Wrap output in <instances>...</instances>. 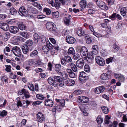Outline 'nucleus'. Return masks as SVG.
<instances>
[{"label": "nucleus", "instance_id": "nucleus-1", "mask_svg": "<svg viewBox=\"0 0 127 127\" xmlns=\"http://www.w3.org/2000/svg\"><path fill=\"white\" fill-rule=\"evenodd\" d=\"M54 86L57 87L58 85L59 86L62 87L64 85V81L61 79V77L60 76H55L54 77Z\"/></svg>", "mask_w": 127, "mask_h": 127}, {"label": "nucleus", "instance_id": "nucleus-2", "mask_svg": "<svg viewBox=\"0 0 127 127\" xmlns=\"http://www.w3.org/2000/svg\"><path fill=\"white\" fill-rule=\"evenodd\" d=\"M77 51L80 53L81 56L83 55L85 57L88 55V50L87 48L85 46L82 47H77L76 49Z\"/></svg>", "mask_w": 127, "mask_h": 127}, {"label": "nucleus", "instance_id": "nucleus-3", "mask_svg": "<svg viewBox=\"0 0 127 127\" xmlns=\"http://www.w3.org/2000/svg\"><path fill=\"white\" fill-rule=\"evenodd\" d=\"M46 29L49 31L53 32L56 30V26L52 22H48L46 24Z\"/></svg>", "mask_w": 127, "mask_h": 127}, {"label": "nucleus", "instance_id": "nucleus-4", "mask_svg": "<svg viewBox=\"0 0 127 127\" xmlns=\"http://www.w3.org/2000/svg\"><path fill=\"white\" fill-rule=\"evenodd\" d=\"M72 59L70 57L67 56L62 58L61 59V64L64 66H65L67 63L71 62Z\"/></svg>", "mask_w": 127, "mask_h": 127}, {"label": "nucleus", "instance_id": "nucleus-5", "mask_svg": "<svg viewBox=\"0 0 127 127\" xmlns=\"http://www.w3.org/2000/svg\"><path fill=\"white\" fill-rule=\"evenodd\" d=\"M11 51H12L14 54L16 56L20 57L21 55V50L18 47H13L12 50H11Z\"/></svg>", "mask_w": 127, "mask_h": 127}, {"label": "nucleus", "instance_id": "nucleus-6", "mask_svg": "<svg viewBox=\"0 0 127 127\" xmlns=\"http://www.w3.org/2000/svg\"><path fill=\"white\" fill-rule=\"evenodd\" d=\"M79 78L80 81L81 83H84L88 78L87 74L84 72H80L79 75Z\"/></svg>", "mask_w": 127, "mask_h": 127}, {"label": "nucleus", "instance_id": "nucleus-7", "mask_svg": "<svg viewBox=\"0 0 127 127\" xmlns=\"http://www.w3.org/2000/svg\"><path fill=\"white\" fill-rule=\"evenodd\" d=\"M53 49V45L49 42H47L46 45H44L42 47L43 50L46 53L48 52L50 49Z\"/></svg>", "mask_w": 127, "mask_h": 127}, {"label": "nucleus", "instance_id": "nucleus-8", "mask_svg": "<svg viewBox=\"0 0 127 127\" xmlns=\"http://www.w3.org/2000/svg\"><path fill=\"white\" fill-rule=\"evenodd\" d=\"M65 100H60L59 99H57V102L59 104V107L56 106L55 107L57 111L60 112L62 108L61 106L60 107V106H64L65 105Z\"/></svg>", "mask_w": 127, "mask_h": 127}, {"label": "nucleus", "instance_id": "nucleus-9", "mask_svg": "<svg viewBox=\"0 0 127 127\" xmlns=\"http://www.w3.org/2000/svg\"><path fill=\"white\" fill-rule=\"evenodd\" d=\"M18 12L21 16H22L27 17L28 14L27 11L25 9L24 7L23 6L19 8Z\"/></svg>", "mask_w": 127, "mask_h": 127}, {"label": "nucleus", "instance_id": "nucleus-10", "mask_svg": "<svg viewBox=\"0 0 127 127\" xmlns=\"http://www.w3.org/2000/svg\"><path fill=\"white\" fill-rule=\"evenodd\" d=\"M95 59L96 63L100 66H103L105 64V62L103 58L99 56L96 57Z\"/></svg>", "mask_w": 127, "mask_h": 127}, {"label": "nucleus", "instance_id": "nucleus-11", "mask_svg": "<svg viewBox=\"0 0 127 127\" xmlns=\"http://www.w3.org/2000/svg\"><path fill=\"white\" fill-rule=\"evenodd\" d=\"M78 101L79 103H86L88 102L89 99L87 97L80 96L78 97Z\"/></svg>", "mask_w": 127, "mask_h": 127}, {"label": "nucleus", "instance_id": "nucleus-12", "mask_svg": "<svg viewBox=\"0 0 127 127\" xmlns=\"http://www.w3.org/2000/svg\"><path fill=\"white\" fill-rule=\"evenodd\" d=\"M84 60L82 58L79 59L76 63L77 66L79 68H82L84 64Z\"/></svg>", "mask_w": 127, "mask_h": 127}, {"label": "nucleus", "instance_id": "nucleus-13", "mask_svg": "<svg viewBox=\"0 0 127 127\" xmlns=\"http://www.w3.org/2000/svg\"><path fill=\"white\" fill-rule=\"evenodd\" d=\"M36 120L37 121L41 122L44 121L45 119L44 117L41 113H38L36 114Z\"/></svg>", "mask_w": 127, "mask_h": 127}, {"label": "nucleus", "instance_id": "nucleus-14", "mask_svg": "<svg viewBox=\"0 0 127 127\" xmlns=\"http://www.w3.org/2000/svg\"><path fill=\"white\" fill-rule=\"evenodd\" d=\"M66 41L70 44H73L76 41V39L70 35L66 36Z\"/></svg>", "mask_w": 127, "mask_h": 127}, {"label": "nucleus", "instance_id": "nucleus-15", "mask_svg": "<svg viewBox=\"0 0 127 127\" xmlns=\"http://www.w3.org/2000/svg\"><path fill=\"white\" fill-rule=\"evenodd\" d=\"M104 88L102 86H100L95 88L94 90L95 93L96 94H99L103 92L104 91Z\"/></svg>", "mask_w": 127, "mask_h": 127}, {"label": "nucleus", "instance_id": "nucleus-16", "mask_svg": "<svg viewBox=\"0 0 127 127\" xmlns=\"http://www.w3.org/2000/svg\"><path fill=\"white\" fill-rule=\"evenodd\" d=\"M0 28L4 31H7L9 30V27L6 23H2L0 24Z\"/></svg>", "mask_w": 127, "mask_h": 127}, {"label": "nucleus", "instance_id": "nucleus-17", "mask_svg": "<svg viewBox=\"0 0 127 127\" xmlns=\"http://www.w3.org/2000/svg\"><path fill=\"white\" fill-rule=\"evenodd\" d=\"M45 105L47 106L52 107L53 104V101L49 99H46L44 101Z\"/></svg>", "mask_w": 127, "mask_h": 127}, {"label": "nucleus", "instance_id": "nucleus-18", "mask_svg": "<svg viewBox=\"0 0 127 127\" xmlns=\"http://www.w3.org/2000/svg\"><path fill=\"white\" fill-rule=\"evenodd\" d=\"M10 33L8 32H6L2 34V35L0 36L1 37L2 39L6 40H8L10 36Z\"/></svg>", "mask_w": 127, "mask_h": 127}, {"label": "nucleus", "instance_id": "nucleus-19", "mask_svg": "<svg viewBox=\"0 0 127 127\" xmlns=\"http://www.w3.org/2000/svg\"><path fill=\"white\" fill-rule=\"evenodd\" d=\"M93 53H88V55L86 56L88 59L87 60V62L89 63H91L92 62V60L94 57V54Z\"/></svg>", "mask_w": 127, "mask_h": 127}, {"label": "nucleus", "instance_id": "nucleus-20", "mask_svg": "<svg viewBox=\"0 0 127 127\" xmlns=\"http://www.w3.org/2000/svg\"><path fill=\"white\" fill-rule=\"evenodd\" d=\"M22 49L23 53L24 54H26L28 52L29 48L26 44H24L22 46Z\"/></svg>", "mask_w": 127, "mask_h": 127}, {"label": "nucleus", "instance_id": "nucleus-21", "mask_svg": "<svg viewBox=\"0 0 127 127\" xmlns=\"http://www.w3.org/2000/svg\"><path fill=\"white\" fill-rule=\"evenodd\" d=\"M101 79L103 80H107L109 79L110 76L108 74L103 73L100 76Z\"/></svg>", "mask_w": 127, "mask_h": 127}, {"label": "nucleus", "instance_id": "nucleus-22", "mask_svg": "<svg viewBox=\"0 0 127 127\" xmlns=\"http://www.w3.org/2000/svg\"><path fill=\"white\" fill-rule=\"evenodd\" d=\"M38 51L37 50H34L30 53V56L32 58L36 57L38 56Z\"/></svg>", "mask_w": 127, "mask_h": 127}, {"label": "nucleus", "instance_id": "nucleus-23", "mask_svg": "<svg viewBox=\"0 0 127 127\" xmlns=\"http://www.w3.org/2000/svg\"><path fill=\"white\" fill-rule=\"evenodd\" d=\"M68 65V66L70 65L71 66V68L73 71L76 72L77 71V68L75 64L71 63L69 64Z\"/></svg>", "mask_w": 127, "mask_h": 127}, {"label": "nucleus", "instance_id": "nucleus-24", "mask_svg": "<svg viewBox=\"0 0 127 127\" xmlns=\"http://www.w3.org/2000/svg\"><path fill=\"white\" fill-rule=\"evenodd\" d=\"M11 30L10 32H11L14 33H16L19 31L18 28L16 27L11 26Z\"/></svg>", "mask_w": 127, "mask_h": 127}, {"label": "nucleus", "instance_id": "nucleus-25", "mask_svg": "<svg viewBox=\"0 0 127 127\" xmlns=\"http://www.w3.org/2000/svg\"><path fill=\"white\" fill-rule=\"evenodd\" d=\"M18 27L21 30H25L26 28V26L22 22L18 24Z\"/></svg>", "mask_w": 127, "mask_h": 127}, {"label": "nucleus", "instance_id": "nucleus-26", "mask_svg": "<svg viewBox=\"0 0 127 127\" xmlns=\"http://www.w3.org/2000/svg\"><path fill=\"white\" fill-rule=\"evenodd\" d=\"M33 40L34 42L35 43L38 42V41L40 39V36L39 35L35 33L33 35Z\"/></svg>", "mask_w": 127, "mask_h": 127}, {"label": "nucleus", "instance_id": "nucleus-27", "mask_svg": "<svg viewBox=\"0 0 127 127\" xmlns=\"http://www.w3.org/2000/svg\"><path fill=\"white\" fill-rule=\"evenodd\" d=\"M61 65L60 64H57L56 65L55 70L58 73H61Z\"/></svg>", "mask_w": 127, "mask_h": 127}, {"label": "nucleus", "instance_id": "nucleus-28", "mask_svg": "<svg viewBox=\"0 0 127 127\" xmlns=\"http://www.w3.org/2000/svg\"><path fill=\"white\" fill-rule=\"evenodd\" d=\"M127 12V8L126 7H123L121 8L120 13L122 16H125L126 15V12Z\"/></svg>", "mask_w": 127, "mask_h": 127}, {"label": "nucleus", "instance_id": "nucleus-29", "mask_svg": "<svg viewBox=\"0 0 127 127\" xmlns=\"http://www.w3.org/2000/svg\"><path fill=\"white\" fill-rule=\"evenodd\" d=\"M98 47L97 45H94L92 48V52L95 55L96 54L97 52V50H98Z\"/></svg>", "mask_w": 127, "mask_h": 127}, {"label": "nucleus", "instance_id": "nucleus-30", "mask_svg": "<svg viewBox=\"0 0 127 127\" xmlns=\"http://www.w3.org/2000/svg\"><path fill=\"white\" fill-rule=\"evenodd\" d=\"M79 3L80 6L83 8H85L86 6V2L85 0H81Z\"/></svg>", "mask_w": 127, "mask_h": 127}, {"label": "nucleus", "instance_id": "nucleus-31", "mask_svg": "<svg viewBox=\"0 0 127 127\" xmlns=\"http://www.w3.org/2000/svg\"><path fill=\"white\" fill-rule=\"evenodd\" d=\"M47 81L50 84L54 86V78L49 77Z\"/></svg>", "mask_w": 127, "mask_h": 127}, {"label": "nucleus", "instance_id": "nucleus-32", "mask_svg": "<svg viewBox=\"0 0 127 127\" xmlns=\"http://www.w3.org/2000/svg\"><path fill=\"white\" fill-rule=\"evenodd\" d=\"M77 33L78 35L80 36H81L83 35H85V36L87 35L86 34L84 33V31H82V30H78Z\"/></svg>", "mask_w": 127, "mask_h": 127}, {"label": "nucleus", "instance_id": "nucleus-33", "mask_svg": "<svg viewBox=\"0 0 127 127\" xmlns=\"http://www.w3.org/2000/svg\"><path fill=\"white\" fill-rule=\"evenodd\" d=\"M23 94L26 98H29L30 97V94L28 91H27L26 89H23Z\"/></svg>", "mask_w": 127, "mask_h": 127}, {"label": "nucleus", "instance_id": "nucleus-34", "mask_svg": "<svg viewBox=\"0 0 127 127\" xmlns=\"http://www.w3.org/2000/svg\"><path fill=\"white\" fill-rule=\"evenodd\" d=\"M103 112L106 114H107L109 112L108 108L107 107L103 106L101 107Z\"/></svg>", "mask_w": 127, "mask_h": 127}, {"label": "nucleus", "instance_id": "nucleus-35", "mask_svg": "<svg viewBox=\"0 0 127 127\" xmlns=\"http://www.w3.org/2000/svg\"><path fill=\"white\" fill-rule=\"evenodd\" d=\"M52 15L53 18H56L59 17V12L57 11L54 12H52Z\"/></svg>", "mask_w": 127, "mask_h": 127}, {"label": "nucleus", "instance_id": "nucleus-36", "mask_svg": "<svg viewBox=\"0 0 127 127\" xmlns=\"http://www.w3.org/2000/svg\"><path fill=\"white\" fill-rule=\"evenodd\" d=\"M54 5L56 9H58L60 8L61 4L58 1V0H55V3L54 4Z\"/></svg>", "mask_w": 127, "mask_h": 127}, {"label": "nucleus", "instance_id": "nucleus-37", "mask_svg": "<svg viewBox=\"0 0 127 127\" xmlns=\"http://www.w3.org/2000/svg\"><path fill=\"white\" fill-rule=\"evenodd\" d=\"M43 11L45 12L46 14L47 15H49L51 13V11L48 8H45L43 9Z\"/></svg>", "mask_w": 127, "mask_h": 127}, {"label": "nucleus", "instance_id": "nucleus-38", "mask_svg": "<svg viewBox=\"0 0 127 127\" xmlns=\"http://www.w3.org/2000/svg\"><path fill=\"white\" fill-rule=\"evenodd\" d=\"M75 50L73 47L70 48L68 50V54H72L74 55L75 53Z\"/></svg>", "mask_w": 127, "mask_h": 127}, {"label": "nucleus", "instance_id": "nucleus-39", "mask_svg": "<svg viewBox=\"0 0 127 127\" xmlns=\"http://www.w3.org/2000/svg\"><path fill=\"white\" fill-rule=\"evenodd\" d=\"M20 34V35L26 38H28L29 36L28 34L26 32H21Z\"/></svg>", "mask_w": 127, "mask_h": 127}, {"label": "nucleus", "instance_id": "nucleus-40", "mask_svg": "<svg viewBox=\"0 0 127 127\" xmlns=\"http://www.w3.org/2000/svg\"><path fill=\"white\" fill-rule=\"evenodd\" d=\"M36 97L38 99L43 100L46 98L45 97L41 95L37 94L36 95Z\"/></svg>", "mask_w": 127, "mask_h": 127}, {"label": "nucleus", "instance_id": "nucleus-41", "mask_svg": "<svg viewBox=\"0 0 127 127\" xmlns=\"http://www.w3.org/2000/svg\"><path fill=\"white\" fill-rule=\"evenodd\" d=\"M95 1H96V4L98 6L100 7H102L103 5V2L100 1L96 0Z\"/></svg>", "mask_w": 127, "mask_h": 127}, {"label": "nucleus", "instance_id": "nucleus-42", "mask_svg": "<svg viewBox=\"0 0 127 127\" xmlns=\"http://www.w3.org/2000/svg\"><path fill=\"white\" fill-rule=\"evenodd\" d=\"M96 121L98 124H101L102 123L103 121V119L102 118L99 116L96 119Z\"/></svg>", "mask_w": 127, "mask_h": 127}, {"label": "nucleus", "instance_id": "nucleus-43", "mask_svg": "<svg viewBox=\"0 0 127 127\" xmlns=\"http://www.w3.org/2000/svg\"><path fill=\"white\" fill-rule=\"evenodd\" d=\"M88 36L86 35L85 36V38L87 39L86 43L87 44H89L91 43L92 42V40L91 39V37H89L87 38Z\"/></svg>", "mask_w": 127, "mask_h": 127}, {"label": "nucleus", "instance_id": "nucleus-44", "mask_svg": "<svg viewBox=\"0 0 127 127\" xmlns=\"http://www.w3.org/2000/svg\"><path fill=\"white\" fill-rule=\"evenodd\" d=\"M118 124L117 122L114 121L112 124L109 125V127H116L118 125Z\"/></svg>", "mask_w": 127, "mask_h": 127}, {"label": "nucleus", "instance_id": "nucleus-45", "mask_svg": "<svg viewBox=\"0 0 127 127\" xmlns=\"http://www.w3.org/2000/svg\"><path fill=\"white\" fill-rule=\"evenodd\" d=\"M10 11L11 14L12 15L15 14L17 12L16 10L14 8H11Z\"/></svg>", "mask_w": 127, "mask_h": 127}, {"label": "nucleus", "instance_id": "nucleus-46", "mask_svg": "<svg viewBox=\"0 0 127 127\" xmlns=\"http://www.w3.org/2000/svg\"><path fill=\"white\" fill-rule=\"evenodd\" d=\"M125 78L124 76L121 74L118 80L121 82H123L125 80Z\"/></svg>", "mask_w": 127, "mask_h": 127}, {"label": "nucleus", "instance_id": "nucleus-47", "mask_svg": "<svg viewBox=\"0 0 127 127\" xmlns=\"http://www.w3.org/2000/svg\"><path fill=\"white\" fill-rule=\"evenodd\" d=\"M26 120H23L21 124H19V126H20V127L19 126V127H23V126L26 124Z\"/></svg>", "mask_w": 127, "mask_h": 127}, {"label": "nucleus", "instance_id": "nucleus-48", "mask_svg": "<svg viewBox=\"0 0 127 127\" xmlns=\"http://www.w3.org/2000/svg\"><path fill=\"white\" fill-rule=\"evenodd\" d=\"M26 45H27L28 46H31L32 45V40H29L26 42Z\"/></svg>", "mask_w": 127, "mask_h": 127}, {"label": "nucleus", "instance_id": "nucleus-49", "mask_svg": "<svg viewBox=\"0 0 127 127\" xmlns=\"http://www.w3.org/2000/svg\"><path fill=\"white\" fill-rule=\"evenodd\" d=\"M84 70L85 71L87 72H89L90 68L89 65H85L84 66Z\"/></svg>", "mask_w": 127, "mask_h": 127}, {"label": "nucleus", "instance_id": "nucleus-50", "mask_svg": "<svg viewBox=\"0 0 127 127\" xmlns=\"http://www.w3.org/2000/svg\"><path fill=\"white\" fill-rule=\"evenodd\" d=\"M5 66L6 68L5 69V70L8 72H10L11 71V69H10L11 66L10 65H6Z\"/></svg>", "mask_w": 127, "mask_h": 127}, {"label": "nucleus", "instance_id": "nucleus-51", "mask_svg": "<svg viewBox=\"0 0 127 127\" xmlns=\"http://www.w3.org/2000/svg\"><path fill=\"white\" fill-rule=\"evenodd\" d=\"M108 5H111L113 4L114 2V0H106Z\"/></svg>", "mask_w": 127, "mask_h": 127}, {"label": "nucleus", "instance_id": "nucleus-52", "mask_svg": "<svg viewBox=\"0 0 127 127\" xmlns=\"http://www.w3.org/2000/svg\"><path fill=\"white\" fill-rule=\"evenodd\" d=\"M73 55V58L74 60H77L80 57V55L79 54L77 53H75Z\"/></svg>", "mask_w": 127, "mask_h": 127}, {"label": "nucleus", "instance_id": "nucleus-53", "mask_svg": "<svg viewBox=\"0 0 127 127\" xmlns=\"http://www.w3.org/2000/svg\"><path fill=\"white\" fill-rule=\"evenodd\" d=\"M7 114V112L5 110H3L0 112V115L1 116L3 117L6 116Z\"/></svg>", "mask_w": 127, "mask_h": 127}, {"label": "nucleus", "instance_id": "nucleus-54", "mask_svg": "<svg viewBox=\"0 0 127 127\" xmlns=\"http://www.w3.org/2000/svg\"><path fill=\"white\" fill-rule=\"evenodd\" d=\"M113 60V58L111 57L109 58H108L106 60V62L107 64H109L110 63L112 62Z\"/></svg>", "mask_w": 127, "mask_h": 127}, {"label": "nucleus", "instance_id": "nucleus-55", "mask_svg": "<svg viewBox=\"0 0 127 127\" xmlns=\"http://www.w3.org/2000/svg\"><path fill=\"white\" fill-rule=\"evenodd\" d=\"M28 88L30 90L32 91H34V88L33 85L32 84H30L28 86Z\"/></svg>", "mask_w": 127, "mask_h": 127}, {"label": "nucleus", "instance_id": "nucleus-56", "mask_svg": "<svg viewBox=\"0 0 127 127\" xmlns=\"http://www.w3.org/2000/svg\"><path fill=\"white\" fill-rule=\"evenodd\" d=\"M69 76L71 78H74L75 76V75L74 73L72 72L68 74Z\"/></svg>", "mask_w": 127, "mask_h": 127}, {"label": "nucleus", "instance_id": "nucleus-57", "mask_svg": "<svg viewBox=\"0 0 127 127\" xmlns=\"http://www.w3.org/2000/svg\"><path fill=\"white\" fill-rule=\"evenodd\" d=\"M41 41L42 43H45L46 40L45 37L44 35H42L41 37Z\"/></svg>", "mask_w": 127, "mask_h": 127}, {"label": "nucleus", "instance_id": "nucleus-58", "mask_svg": "<svg viewBox=\"0 0 127 127\" xmlns=\"http://www.w3.org/2000/svg\"><path fill=\"white\" fill-rule=\"evenodd\" d=\"M93 34L97 37H101L102 36L101 34L99 33H98L95 32H93Z\"/></svg>", "mask_w": 127, "mask_h": 127}, {"label": "nucleus", "instance_id": "nucleus-59", "mask_svg": "<svg viewBox=\"0 0 127 127\" xmlns=\"http://www.w3.org/2000/svg\"><path fill=\"white\" fill-rule=\"evenodd\" d=\"M48 69L50 70L51 71L52 67V65L51 64V62H49L48 64Z\"/></svg>", "mask_w": 127, "mask_h": 127}, {"label": "nucleus", "instance_id": "nucleus-60", "mask_svg": "<svg viewBox=\"0 0 127 127\" xmlns=\"http://www.w3.org/2000/svg\"><path fill=\"white\" fill-rule=\"evenodd\" d=\"M80 110L82 111L83 112V115L86 116H88V113L86 112V111L85 110H83L81 109V107H80Z\"/></svg>", "mask_w": 127, "mask_h": 127}, {"label": "nucleus", "instance_id": "nucleus-61", "mask_svg": "<svg viewBox=\"0 0 127 127\" xmlns=\"http://www.w3.org/2000/svg\"><path fill=\"white\" fill-rule=\"evenodd\" d=\"M109 118L108 116H106L105 118L104 122L105 124H108L109 123Z\"/></svg>", "mask_w": 127, "mask_h": 127}, {"label": "nucleus", "instance_id": "nucleus-62", "mask_svg": "<svg viewBox=\"0 0 127 127\" xmlns=\"http://www.w3.org/2000/svg\"><path fill=\"white\" fill-rule=\"evenodd\" d=\"M113 49L115 50H119V47L116 44H114L113 45Z\"/></svg>", "mask_w": 127, "mask_h": 127}, {"label": "nucleus", "instance_id": "nucleus-63", "mask_svg": "<svg viewBox=\"0 0 127 127\" xmlns=\"http://www.w3.org/2000/svg\"><path fill=\"white\" fill-rule=\"evenodd\" d=\"M75 83V82L74 80L71 79L70 82L69 83V86H73L74 85Z\"/></svg>", "mask_w": 127, "mask_h": 127}, {"label": "nucleus", "instance_id": "nucleus-64", "mask_svg": "<svg viewBox=\"0 0 127 127\" xmlns=\"http://www.w3.org/2000/svg\"><path fill=\"white\" fill-rule=\"evenodd\" d=\"M10 77L12 79H15L16 78V76L15 75L12 73H10Z\"/></svg>", "mask_w": 127, "mask_h": 127}]
</instances>
